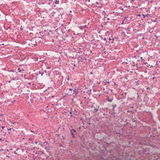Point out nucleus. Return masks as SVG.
I'll use <instances>...</instances> for the list:
<instances>
[{
	"label": "nucleus",
	"instance_id": "1",
	"mask_svg": "<svg viewBox=\"0 0 160 160\" xmlns=\"http://www.w3.org/2000/svg\"><path fill=\"white\" fill-rule=\"evenodd\" d=\"M40 38H37L32 40V42L31 43L32 47H35L38 45V44H39L40 40H39Z\"/></svg>",
	"mask_w": 160,
	"mask_h": 160
},
{
	"label": "nucleus",
	"instance_id": "2",
	"mask_svg": "<svg viewBox=\"0 0 160 160\" xmlns=\"http://www.w3.org/2000/svg\"><path fill=\"white\" fill-rule=\"evenodd\" d=\"M70 131L71 134L72 135V137L74 138L75 135L77 133L75 129H71Z\"/></svg>",
	"mask_w": 160,
	"mask_h": 160
},
{
	"label": "nucleus",
	"instance_id": "3",
	"mask_svg": "<svg viewBox=\"0 0 160 160\" xmlns=\"http://www.w3.org/2000/svg\"><path fill=\"white\" fill-rule=\"evenodd\" d=\"M78 90L76 89V88H74V90H73V94L74 95V96H76L77 95L78 93Z\"/></svg>",
	"mask_w": 160,
	"mask_h": 160
},
{
	"label": "nucleus",
	"instance_id": "4",
	"mask_svg": "<svg viewBox=\"0 0 160 160\" xmlns=\"http://www.w3.org/2000/svg\"><path fill=\"white\" fill-rule=\"evenodd\" d=\"M123 94H121V95L118 98H117V99H118V100H121V99L122 98L123 99H124L125 98H126V97H123Z\"/></svg>",
	"mask_w": 160,
	"mask_h": 160
},
{
	"label": "nucleus",
	"instance_id": "5",
	"mask_svg": "<svg viewBox=\"0 0 160 160\" xmlns=\"http://www.w3.org/2000/svg\"><path fill=\"white\" fill-rule=\"evenodd\" d=\"M80 29L82 31V33H84L86 32V30L84 27H82V26H80Z\"/></svg>",
	"mask_w": 160,
	"mask_h": 160
},
{
	"label": "nucleus",
	"instance_id": "6",
	"mask_svg": "<svg viewBox=\"0 0 160 160\" xmlns=\"http://www.w3.org/2000/svg\"><path fill=\"white\" fill-rule=\"evenodd\" d=\"M123 12H120V11H119V12H113L114 13H115V14H116L117 16H119V15H120V14H122V13Z\"/></svg>",
	"mask_w": 160,
	"mask_h": 160
},
{
	"label": "nucleus",
	"instance_id": "7",
	"mask_svg": "<svg viewBox=\"0 0 160 160\" xmlns=\"http://www.w3.org/2000/svg\"><path fill=\"white\" fill-rule=\"evenodd\" d=\"M126 30L127 34H131L130 30L129 28H126Z\"/></svg>",
	"mask_w": 160,
	"mask_h": 160
},
{
	"label": "nucleus",
	"instance_id": "8",
	"mask_svg": "<svg viewBox=\"0 0 160 160\" xmlns=\"http://www.w3.org/2000/svg\"><path fill=\"white\" fill-rule=\"evenodd\" d=\"M117 9H120L121 10V12H123V8H122V7L121 6H118V5L117 6Z\"/></svg>",
	"mask_w": 160,
	"mask_h": 160
},
{
	"label": "nucleus",
	"instance_id": "9",
	"mask_svg": "<svg viewBox=\"0 0 160 160\" xmlns=\"http://www.w3.org/2000/svg\"><path fill=\"white\" fill-rule=\"evenodd\" d=\"M106 100L108 102H111L112 101V98H110L109 97H108L107 98Z\"/></svg>",
	"mask_w": 160,
	"mask_h": 160
},
{
	"label": "nucleus",
	"instance_id": "10",
	"mask_svg": "<svg viewBox=\"0 0 160 160\" xmlns=\"http://www.w3.org/2000/svg\"><path fill=\"white\" fill-rule=\"evenodd\" d=\"M93 108H94V109L93 111V112L94 113L97 112L98 111V109H97V108H95L94 107H93Z\"/></svg>",
	"mask_w": 160,
	"mask_h": 160
},
{
	"label": "nucleus",
	"instance_id": "11",
	"mask_svg": "<svg viewBox=\"0 0 160 160\" xmlns=\"http://www.w3.org/2000/svg\"><path fill=\"white\" fill-rule=\"evenodd\" d=\"M112 110L114 111L115 110H114L115 108L116 107V106H117L115 104L114 105H112Z\"/></svg>",
	"mask_w": 160,
	"mask_h": 160
},
{
	"label": "nucleus",
	"instance_id": "12",
	"mask_svg": "<svg viewBox=\"0 0 160 160\" xmlns=\"http://www.w3.org/2000/svg\"><path fill=\"white\" fill-rule=\"evenodd\" d=\"M143 18H144L146 17H148L149 16H150V15L149 14H147L146 15L143 14Z\"/></svg>",
	"mask_w": 160,
	"mask_h": 160
},
{
	"label": "nucleus",
	"instance_id": "13",
	"mask_svg": "<svg viewBox=\"0 0 160 160\" xmlns=\"http://www.w3.org/2000/svg\"><path fill=\"white\" fill-rule=\"evenodd\" d=\"M59 3V1L58 0H55L54 2L53 3V4L55 3V4H58Z\"/></svg>",
	"mask_w": 160,
	"mask_h": 160
},
{
	"label": "nucleus",
	"instance_id": "14",
	"mask_svg": "<svg viewBox=\"0 0 160 160\" xmlns=\"http://www.w3.org/2000/svg\"><path fill=\"white\" fill-rule=\"evenodd\" d=\"M109 40L110 41H111L110 42L111 43H112L113 42V40H114V39L113 38H112V39H111L110 38H109Z\"/></svg>",
	"mask_w": 160,
	"mask_h": 160
},
{
	"label": "nucleus",
	"instance_id": "15",
	"mask_svg": "<svg viewBox=\"0 0 160 160\" xmlns=\"http://www.w3.org/2000/svg\"><path fill=\"white\" fill-rule=\"evenodd\" d=\"M80 58H81L80 60H81L82 61H83L84 60L86 61V59H85V58L81 57Z\"/></svg>",
	"mask_w": 160,
	"mask_h": 160
},
{
	"label": "nucleus",
	"instance_id": "16",
	"mask_svg": "<svg viewBox=\"0 0 160 160\" xmlns=\"http://www.w3.org/2000/svg\"><path fill=\"white\" fill-rule=\"evenodd\" d=\"M43 72H39V74H41V76H42L43 74Z\"/></svg>",
	"mask_w": 160,
	"mask_h": 160
},
{
	"label": "nucleus",
	"instance_id": "17",
	"mask_svg": "<svg viewBox=\"0 0 160 160\" xmlns=\"http://www.w3.org/2000/svg\"><path fill=\"white\" fill-rule=\"evenodd\" d=\"M85 1L86 2H89L90 1V0H85Z\"/></svg>",
	"mask_w": 160,
	"mask_h": 160
},
{
	"label": "nucleus",
	"instance_id": "18",
	"mask_svg": "<svg viewBox=\"0 0 160 160\" xmlns=\"http://www.w3.org/2000/svg\"><path fill=\"white\" fill-rule=\"evenodd\" d=\"M136 65L137 67V68H141V67H140V66H138V64H137H137H136Z\"/></svg>",
	"mask_w": 160,
	"mask_h": 160
},
{
	"label": "nucleus",
	"instance_id": "19",
	"mask_svg": "<svg viewBox=\"0 0 160 160\" xmlns=\"http://www.w3.org/2000/svg\"><path fill=\"white\" fill-rule=\"evenodd\" d=\"M18 72H21V71L20 70V69L19 68L18 69Z\"/></svg>",
	"mask_w": 160,
	"mask_h": 160
},
{
	"label": "nucleus",
	"instance_id": "20",
	"mask_svg": "<svg viewBox=\"0 0 160 160\" xmlns=\"http://www.w3.org/2000/svg\"><path fill=\"white\" fill-rule=\"evenodd\" d=\"M102 109L103 110H105L106 109H107V108H102Z\"/></svg>",
	"mask_w": 160,
	"mask_h": 160
},
{
	"label": "nucleus",
	"instance_id": "21",
	"mask_svg": "<svg viewBox=\"0 0 160 160\" xmlns=\"http://www.w3.org/2000/svg\"><path fill=\"white\" fill-rule=\"evenodd\" d=\"M111 114H112V115H114V114H115V112H112V113H111Z\"/></svg>",
	"mask_w": 160,
	"mask_h": 160
},
{
	"label": "nucleus",
	"instance_id": "22",
	"mask_svg": "<svg viewBox=\"0 0 160 160\" xmlns=\"http://www.w3.org/2000/svg\"><path fill=\"white\" fill-rule=\"evenodd\" d=\"M15 100H13V101H9V102H11L12 103H13L14 102H15Z\"/></svg>",
	"mask_w": 160,
	"mask_h": 160
},
{
	"label": "nucleus",
	"instance_id": "23",
	"mask_svg": "<svg viewBox=\"0 0 160 160\" xmlns=\"http://www.w3.org/2000/svg\"><path fill=\"white\" fill-rule=\"evenodd\" d=\"M62 139H65V137L63 136H62Z\"/></svg>",
	"mask_w": 160,
	"mask_h": 160
},
{
	"label": "nucleus",
	"instance_id": "24",
	"mask_svg": "<svg viewBox=\"0 0 160 160\" xmlns=\"http://www.w3.org/2000/svg\"><path fill=\"white\" fill-rule=\"evenodd\" d=\"M103 40L104 41H106V38H104L103 39Z\"/></svg>",
	"mask_w": 160,
	"mask_h": 160
},
{
	"label": "nucleus",
	"instance_id": "25",
	"mask_svg": "<svg viewBox=\"0 0 160 160\" xmlns=\"http://www.w3.org/2000/svg\"><path fill=\"white\" fill-rule=\"evenodd\" d=\"M140 59L142 60V61L143 60V59L142 58V57H141Z\"/></svg>",
	"mask_w": 160,
	"mask_h": 160
},
{
	"label": "nucleus",
	"instance_id": "26",
	"mask_svg": "<svg viewBox=\"0 0 160 160\" xmlns=\"http://www.w3.org/2000/svg\"><path fill=\"white\" fill-rule=\"evenodd\" d=\"M82 27H84L85 28L86 27V25H84V26H82Z\"/></svg>",
	"mask_w": 160,
	"mask_h": 160
},
{
	"label": "nucleus",
	"instance_id": "27",
	"mask_svg": "<svg viewBox=\"0 0 160 160\" xmlns=\"http://www.w3.org/2000/svg\"><path fill=\"white\" fill-rule=\"evenodd\" d=\"M59 146L61 147H62V144H60Z\"/></svg>",
	"mask_w": 160,
	"mask_h": 160
},
{
	"label": "nucleus",
	"instance_id": "28",
	"mask_svg": "<svg viewBox=\"0 0 160 160\" xmlns=\"http://www.w3.org/2000/svg\"><path fill=\"white\" fill-rule=\"evenodd\" d=\"M2 129H3L4 128V127L2 126Z\"/></svg>",
	"mask_w": 160,
	"mask_h": 160
},
{
	"label": "nucleus",
	"instance_id": "29",
	"mask_svg": "<svg viewBox=\"0 0 160 160\" xmlns=\"http://www.w3.org/2000/svg\"><path fill=\"white\" fill-rule=\"evenodd\" d=\"M47 68L48 69H49L50 68L49 67H47Z\"/></svg>",
	"mask_w": 160,
	"mask_h": 160
},
{
	"label": "nucleus",
	"instance_id": "30",
	"mask_svg": "<svg viewBox=\"0 0 160 160\" xmlns=\"http://www.w3.org/2000/svg\"><path fill=\"white\" fill-rule=\"evenodd\" d=\"M69 90H70V91H72V89L70 88H69Z\"/></svg>",
	"mask_w": 160,
	"mask_h": 160
},
{
	"label": "nucleus",
	"instance_id": "31",
	"mask_svg": "<svg viewBox=\"0 0 160 160\" xmlns=\"http://www.w3.org/2000/svg\"><path fill=\"white\" fill-rule=\"evenodd\" d=\"M44 72H45L46 73H47V71L46 70H45L44 71Z\"/></svg>",
	"mask_w": 160,
	"mask_h": 160
},
{
	"label": "nucleus",
	"instance_id": "32",
	"mask_svg": "<svg viewBox=\"0 0 160 160\" xmlns=\"http://www.w3.org/2000/svg\"><path fill=\"white\" fill-rule=\"evenodd\" d=\"M6 157H8V158H9L10 157V156H7H7H6Z\"/></svg>",
	"mask_w": 160,
	"mask_h": 160
},
{
	"label": "nucleus",
	"instance_id": "33",
	"mask_svg": "<svg viewBox=\"0 0 160 160\" xmlns=\"http://www.w3.org/2000/svg\"><path fill=\"white\" fill-rule=\"evenodd\" d=\"M96 4H98V2H96Z\"/></svg>",
	"mask_w": 160,
	"mask_h": 160
},
{
	"label": "nucleus",
	"instance_id": "34",
	"mask_svg": "<svg viewBox=\"0 0 160 160\" xmlns=\"http://www.w3.org/2000/svg\"><path fill=\"white\" fill-rule=\"evenodd\" d=\"M128 112H131V111H129V110H128L127 111Z\"/></svg>",
	"mask_w": 160,
	"mask_h": 160
},
{
	"label": "nucleus",
	"instance_id": "35",
	"mask_svg": "<svg viewBox=\"0 0 160 160\" xmlns=\"http://www.w3.org/2000/svg\"><path fill=\"white\" fill-rule=\"evenodd\" d=\"M8 130H10L11 129V128H8Z\"/></svg>",
	"mask_w": 160,
	"mask_h": 160
},
{
	"label": "nucleus",
	"instance_id": "36",
	"mask_svg": "<svg viewBox=\"0 0 160 160\" xmlns=\"http://www.w3.org/2000/svg\"><path fill=\"white\" fill-rule=\"evenodd\" d=\"M131 108H134V107H133V106H131Z\"/></svg>",
	"mask_w": 160,
	"mask_h": 160
},
{
	"label": "nucleus",
	"instance_id": "37",
	"mask_svg": "<svg viewBox=\"0 0 160 160\" xmlns=\"http://www.w3.org/2000/svg\"><path fill=\"white\" fill-rule=\"evenodd\" d=\"M114 85H117V84L116 83H114Z\"/></svg>",
	"mask_w": 160,
	"mask_h": 160
},
{
	"label": "nucleus",
	"instance_id": "38",
	"mask_svg": "<svg viewBox=\"0 0 160 160\" xmlns=\"http://www.w3.org/2000/svg\"><path fill=\"white\" fill-rule=\"evenodd\" d=\"M133 66H134V65H135V62H134L133 63Z\"/></svg>",
	"mask_w": 160,
	"mask_h": 160
},
{
	"label": "nucleus",
	"instance_id": "39",
	"mask_svg": "<svg viewBox=\"0 0 160 160\" xmlns=\"http://www.w3.org/2000/svg\"><path fill=\"white\" fill-rule=\"evenodd\" d=\"M67 80H69V78L68 77V78H67Z\"/></svg>",
	"mask_w": 160,
	"mask_h": 160
},
{
	"label": "nucleus",
	"instance_id": "40",
	"mask_svg": "<svg viewBox=\"0 0 160 160\" xmlns=\"http://www.w3.org/2000/svg\"><path fill=\"white\" fill-rule=\"evenodd\" d=\"M133 119H132V122H135V120H133Z\"/></svg>",
	"mask_w": 160,
	"mask_h": 160
},
{
	"label": "nucleus",
	"instance_id": "41",
	"mask_svg": "<svg viewBox=\"0 0 160 160\" xmlns=\"http://www.w3.org/2000/svg\"><path fill=\"white\" fill-rule=\"evenodd\" d=\"M101 112V111H99V112H98V114H99Z\"/></svg>",
	"mask_w": 160,
	"mask_h": 160
},
{
	"label": "nucleus",
	"instance_id": "42",
	"mask_svg": "<svg viewBox=\"0 0 160 160\" xmlns=\"http://www.w3.org/2000/svg\"><path fill=\"white\" fill-rule=\"evenodd\" d=\"M2 150H3L2 149H1H1H0V152L1 151H2Z\"/></svg>",
	"mask_w": 160,
	"mask_h": 160
},
{
	"label": "nucleus",
	"instance_id": "43",
	"mask_svg": "<svg viewBox=\"0 0 160 160\" xmlns=\"http://www.w3.org/2000/svg\"><path fill=\"white\" fill-rule=\"evenodd\" d=\"M90 74H92V72H90Z\"/></svg>",
	"mask_w": 160,
	"mask_h": 160
},
{
	"label": "nucleus",
	"instance_id": "44",
	"mask_svg": "<svg viewBox=\"0 0 160 160\" xmlns=\"http://www.w3.org/2000/svg\"><path fill=\"white\" fill-rule=\"evenodd\" d=\"M107 82L108 83H109V82Z\"/></svg>",
	"mask_w": 160,
	"mask_h": 160
},
{
	"label": "nucleus",
	"instance_id": "45",
	"mask_svg": "<svg viewBox=\"0 0 160 160\" xmlns=\"http://www.w3.org/2000/svg\"><path fill=\"white\" fill-rule=\"evenodd\" d=\"M70 30H71V29H69V30H68V31H70Z\"/></svg>",
	"mask_w": 160,
	"mask_h": 160
},
{
	"label": "nucleus",
	"instance_id": "46",
	"mask_svg": "<svg viewBox=\"0 0 160 160\" xmlns=\"http://www.w3.org/2000/svg\"><path fill=\"white\" fill-rule=\"evenodd\" d=\"M105 49H103V51H105Z\"/></svg>",
	"mask_w": 160,
	"mask_h": 160
},
{
	"label": "nucleus",
	"instance_id": "47",
	"mask_svg": "<svg viewBox=\"0 0 160 160\" xmlns=\"http://www.w3.org/2000/svg\"><path fill=\"white\" fill-rule=\"evenodd\" d=\"M52 97H54V96H52Z\"/></svg>",
	"mask_w": 160,
	"mask_h": 160
},
{
	"label": "nucleus",
	"instance_id": "48",
	"mask_svg": "<svg viewBox=\"0 0 160 160\" xmlns=\"http://www.w3.org/2000/svg\"><path fill=\"white\" fill-rule=\"evenodd\" d=\"M138 16H140V15H138Z\"/></svg>",
	"mask_w": 160,
	"mask_h": 160
},
{
	"label": "nucleus",
	"instance_id": "49",
	"mask_svg": "<svg viewBox=\"0 0 160 160\" xmlns=\"http://www.w3.org/2000/svg\"><path fill=\"white\" fill-rule=\"evenodd\" d=\"M138 61H139L140 60H138Z\"/></svg>",
	"mask_w": 160,
	"mask_h": 160
},
{
	"label": "nucleus",
	"instance_id": "50",
	"mask_svg": "<svg viewBox=\"0 0 160 160\" xmlns=\"http://www.w3.org/2000/svg\"><path fill=\"white\" fill-rule=\"evenodd\" d=\"M154 77H153V79H154Z\"/></svg>",
	"mask_w": 160,
	"mask_h": 160
},
{
	"label": "nucleus",
	"instance_id": "51",
	"mask_svg": "<svg viewBox=\"0 0 160 160\" xmlns=\"http://www.w3.org/2000/svg\"><path fill=\"white\" fill-rule=\"evenodd\" d=\"M134 57H135V58H136V56H135Z\"/></svg>",
	"mask_w": 160,
	"mask_h": 160
},
{
	"label": "nucleus",
	"instance_id": "52",
	"mask_svg": "<svg viewBox=\"0 0 160 160\" xmlns=\"http://www.w3.org/2000/svg\"><path fill=\"white\" fill-rule=\"evenodd\" d=\"M102 39H103V37H102Z\"/></svg>",
	"mask_w": 160,
	"mask_h": 160
},
{
	"label": "nucleus",
	"instance_id": "53",
	"mask_svg": "<svg viewBox=\"0 0 160 160\" xmlns=\"http://www.w3.org/2000/svg\"><path fill=\"white\" fill-rule=\"evenodd\" d=\"M74 66H75V65L74 64Z\"/></svg>",
	"mask_w": 160,
	"mask_h": 160
},
{
	"label": "nucleus",
	"instance_id": "54",
	"mask_svg": "<svg viewBox=\"0 0 160 160\" xmlns=\"http://www.w3.org/2000/svg\"><path fill=\"white\" fill-rule=\"evenodd\" d=\"M159 8V9H160V8Z\"/></svg>",
	"mask_w": 160,
	"mask_h": 160
}]
</instances>
